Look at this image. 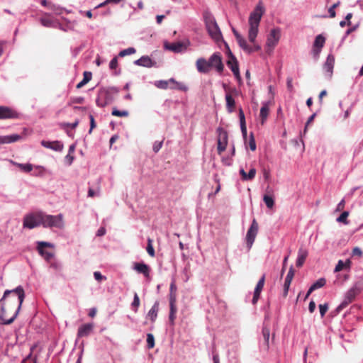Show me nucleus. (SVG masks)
<instances>
[{"label":"nucleus","instance_id":"55","mask_svg":"<svg viewBox=\"0 0 363 363\" xmlns=\"http://www.w3.org/2000/svg\"><path fill=\"white\" fill-rule=\"evenodd\" d=\"M316 114L315 113H313L312 114L308 119L307 122H306V126H305V129H304V131H303V133L306 134V131H307V127L308 125L314 120Z\"/></svg>","mask_w":363,"mask_h":363},{"label":"nucleus","instance_id":"28","mask_svg":"<svg viewBox=\"0 0 363 363\" xmlns=\"http://www.w3.org/2000/svg\"><path fill=\"white\" fill-rule=\"evenodd\" d=\"M262 333L264 339V349L268 350L269 347L270 329L267 326H264Z\"/></svg>","mask_w":363,"mask_h":363},{"label":"nucleus","instance_id":"7","mask_svg":"<svg viewBox=\"0 0 363 363\" xmlns=\"http://www.w3.org/2000/svg\"><path fill=\"white\" fill-rule=\"evenodd\" d=\"M259 225L255 219H253L246 235V242L248 249H250L257 235Z\"/></svg>","mask_w":363,"mask_h":363},{"label":"nucleus","instance_id":"23","mask_svg":"<svg viewBox=\"0 0 363 363\" xmlns=\"http://www.w3.org/2000/svg\"><path fill=\"white\" fill-rule=\"evenodd\" d=\"M160 309V303L158 301H156L152 306V307L150 308V310L148 311L147 317L150 320L152 323H155L156 320V318L157 317V313L159 312Z\"/></svg>","mask_w":363,"mask_h":363},{"label":"nucleus","instance_id":"44","mask_svg":"<svg viewBox=\"0 0 363 363\" xmlns=\"http://www.w3.org/2000/svg\"><path fill=\"white\" fill-rule=\"evenodd\" d=\"M294 269L293 268V267L291 266L290 268H289V270L288 272V274L286 277V279H285V281H288V282H291L292 281V279L294 278Z\"/></svg>","mask_w":363,"mask_h":363},{"label":"nucleus","instance_id":"56","mask_svg":"<svg viewBox=\"0 0 363 363\" xmlns=\"http://www.w3.org/2000/svg\"><path fill=\"white\" fill-rule=\"evenodd\" d=\"M239 118L240 124L245 123V114L242 108L239 109Z\"/></svg>","mask_w":363,"mask_h":363},{"label":"nucleus","instance_id":"54","mask_svg":"<svg viewBox=\"0 0 363 363\" xmlns=\"http://www.w3.org/2000/svg\"><path fill=\"white\" fill-rule=\"evenodd\" d=\"M345 267V263L343 261L340 260L335 267V272H340V271L342 270Z\"/></svg>","mask_w":363,"mask_h":363},{"label":"nucleus","instance_id":"63","mask_svg":"<svg viewBox=\"0 0 363 363\" xmlns=\"http://www.w3.org/2000/svg\"><path fill=\"white\" fill-rule=\"evenodd\" d=\"M84 101L83 97H76L72 99V103L74 104H82Z\"/></svg>","mask_w":363,"mask_h":363},{"label":"nucleus","instance_id":"58","mask_svg":"<svg viewBox=\"0 0 363 363\" xmlns=\"http://www.w3.org/2000/svg\"><path fill=\"white\" fill-rule=\"evenodd\" d=\"M292 78L291 77H288L287 78V89H289V91L292 92L294 91V86H293V84H292Z\"/></svg>","mask_w":363,"mask_h":363},{"label":"nucleus","instance_id":"33","mask_svg":"<svg viewBox=\"0 0 363 363\" xmlns=\"http://www.w3.org/2000/svg\"><path fill=\"white\" fill-rule=\"evenodd\" d=\"M326 280L324 278L319 279L313 284L311 285V291H313L314 290L324 286Z\"/></svg>","mask_w":363,"mask_h":363},{"label":"nucleus","instance_id":"22","mask_svg":"<svg viewBox=\"0 0 363 363\" xmlns=\"http://www.w3.org/2000/svg\"><path fill=\"white\" fill-rule=\"evenodd\" d=\"M177 299L169 298V320L172 325H174V320L176 319V313L177 311Z\"/></svg>","mask_w":363,"mask_h":363},{"label":"nucleus","instance_id":"37","mask_svg":"<svg viewBox=\"0 0 363 363\" xmlns=\"http://www.w3.org/2000/svg\"><path fill=\"white\" fill-rule=\"evenodd\" d=\"M349 216L348 211H343L341 215L337 218V221L339 223H342L345 225L349 223L347 220V217Z\"/></svg>","mask_w":363,"mask_h":363},{"label":"nucleus","instance_id":"18","mask_svg":"<svg viewBox=\"0 0 363 363\" xmlns=\"http://www.w3.org/2000/svg\"><path fill=\"white\" fill-rule=\"evenodd\" d=\"M41 145L46 147L49 148L55 151H62L63 149V145L59 142V141H46V140H42Z\"/></svg>","mask_w":363,"mask_h":363},{"label":"nucleus","instance_id":"27","mask_svg":"<svg viewBox=\"0 0 363 363\" xmlns=\"http://www.w3.org/2000/svg\"><path fill=\"white\" fill-rule=\"evenodd\" d=\"M226 108L229 113H233L235 108V101L230 93L225 94Z\"/></svg>","mask_w":363,"mask_h":363},{"label":"nucleus","instance_id":"46","mask_svg":"<svg viewBox=\"0 0 363 363\" xmlns=\"http://www.w3.org/2000/svg\"><path fill=\"white\" fill-rule=\"evenodd\" d=\"M319 310H320V313L321 317H323L325 315V313L328 311V303L320 304L319 305Z\"/></svg>","mask_w":363,"mask_h":363},{"label":"nucleus","instance_id":"12","mask_svg":"<svg viewBox=\"0 0 363 363\" xmlns=\"http://www.w3.org/2000/svg\"><path fill=\"white\" fill-rule=\"evenodd\" d=\"M20 114L14 109L0 106V120L18 118Z\"/></svg>","mask_w":363,"mask_h":363},{"label":"nucleus","instance_id":"3","mask_svg":"<svg viewBox=\"0 0 363 363\" xmlns=\"http://www.w3.org/2000/svg\"><path fill=\"white\" fill-rule=\"evenodd\" d=\"M196 69L200 73H208L212 68L221 74L224 69V65L222 61V56L220 52L213 53L208 60L204 58H199L196 62Z\"/></svg>","mask_w":363,"mask_h":363},{"label":"nucleus","instance_id":"49","mask_svg":"<svg viewBox=\"0 0 363 363\" xmlns=\"http://www.w3.org/2000/svg\"><path fill=\"white\" fill-rule=\"evenodd\" d=\"M118 67V59L116 57H113L109 64V67L111 69H115Z\"/></svg>","mask_w":363,"mask_h":363},{"label":"nucleus","instance_id":"8","mask_svg":"<svg viewBox=\"0 0 363 363\" xmlns=\"http://www.w3.org/2000/svg\"><path fill=\"white\" fill-rule=\"evenodd\" d=\"M217 132L218 133L217 150L218 153L220 155L226 149L228 144V133L222 128H218L217 129Z\"/></svg>","mask_w":363,"mask_h":363},{"label":"nucleus","instance_id":"17","mask_svg":"<svg viewBox=\"0 0 363 363\" xmlns=\"http://www.w3.org/2000/svg\"><path fill=\"white\" fill-rule=\"evenodd\" d=\"M134 63L136 65L148 68L155 67L156 65V62L152 61V59L148 56H142L140 59L135 60Z\"/></svg>","mask_w":363,"mask_h":363},{"label":"nucleus","instance_id":"62","mask_svg":"<svg viewBox=\"0 0 363 363\" xmlns=\"http://www.w3.org/2000/svg\"><path fill=\"white\" fill-rule=\"evenodd\" d=\"M352 255H357V256H362V252L360 248L359 247H354L352 250Z\"/></svg>","mask_w":363,"mask_h":363},{"label":"nucleus","instance_id":"31","mask_svg":"<svg viewBox=\"0 0 363 363\" xmlns=\"http://www.w3.org/2000/svg\"><path fill=\"white\" fill-rule=\"evenodd\" d=\"M237 42L240 47L245 50V52L250 53L252 52V48L251 46L248 45L246 40L242 38V36L237 40Z\"/></svg>","mask_w":363,"mask_h":363},{"label":"nucleus","instance_id":"13","mask_svg":"<svg viewBox=\"0 0 363 363\" xmlns=\"http://www.w3.org/2000/svg\"><path fill=\"white\" fill-rule=\"evenodd\" d=\"M227 65L232 70L235 78L238 81H240L241 79V77L240 74L238 62L235 57L234 55H233V54L230 52L229 53V59L227 61Z\"/></svg>","mask_w":363,"mask_h":363},{"label":"nucleus","instance_id":"57","mask_svg":"<svg viewBox=\"0 0 363 363\" xmlns=\"http://www.w3.org/2000/svg\"><path fill=\"white\" fill-rule=\"evenodd\" d=\"M157 87L160 89H167L168 87V82L167 81H160L157 84Z\"/></svg>","mask_w":363,"mask_h":363},{"label":"nucleus","instance_id":"42","mask_svg":"<svg viewBox=\"0 0 363 363\" xmlns=\"http://www.w3.org/2000/svg\"><path fill=\"white\" fill-rule=\"evenodd\" d=\"M147 344L149 349H152L155 347V337L151 333L147 335Z\"/></svg>","mask_w":363,"mask_h":363},{"label":"nucleus","instance_id":"51","mask_svg":"<svg viewBox=\"0 0 363 363\" xmlns=\"http://www.w3.org/2000/svg\"><path fill=\"white\" fill-rule=\"evenodd\" d=\"M162 143H163V141H160V142H155L153 145V151L155 152H157L162 147Z\"/></svg>","mask_w":363,"mask_h":363},{"label":"nucleus","instance_id":"36","mask_svg":"<svg viewBox=\"0 0 363 363\" xmlns=\"http://www.w3.org/2000/svg\"><path fill=\"white\" fill-rule=\"evenodd\" d=\"M140 304V301L139 296L136 293H135L133 301L131 303V307L135 313L138 312V308Z\"/></svg>","mask_w":363,"mask_h":363},{"label":"nucleus","instance_id":"11","mask_svg":"<svg viewBox=\"0 0 363 363\" xmlns=\"http://www.w3.org/2000/svg\"><path fill=\"white\" fill-rule=\"evenodd\" d=\"M325 43V38L323 35L320 34L315 37L312 50L313 55L315 59L319 57L320 53L322 48L324 47Z\"/></svg>","mask_w":363,"mask_h":363},{"label":"nucleus","instance_id":"32","mask_svg":"<svg viewBox=\"0 0 363 363\" xmlns=\"http://www.w3.org/2000/svg\"><path fill=\"white\" fill-rule=\"evenodd\" d=\"M13 164L18 167L21 171L24 172H30L33 170V165L31 164H21L13 162Z\"/></svg>","mask_w":363,"mask_h":363},{"label":"nucleus","instance_id":"34","mask_svg":"<svg viewBox=\"0 0 363 363\" xmlns=\"http://www.w3.org/2000/svg\"><path fill=\"white\" fill-rule=\"evenodd\" d=\"M263 201L269 208H272L274 206V200L272 196L264 194L263 196Z\"/></svg>","mask_w":363,"mask_h":363},{"label":"nucleus","instance_id":"30","mask_svg":"<svg viewBox=\"0 0 363 363\" xmlns=\"http://www.w3.org/2000/svg\"><path fill=\"white\" fill-rule=\"evenodd\" d=\"M83 77V79L80 82H79L76 86V88L78 89L82 88L91 79L92 74L90 72L86 71L84 72Z\"/></svg>","mask_w":363,"mask_h":363},{"label":"nucleus","instance_id":"45","mask_svg":"<svg viewBox=\"0 0 363 363\" xmlns=\"http://www.w3.org/2000/svg\"><path fill=\"white\" fill-rule=\"evenodd\" d=\"M340 5V1L334 4L329 9L328 12L330 13V18H335L336 16V13L335 11V9Z\"/></svg>","mask_w":363,"mask_h":363},{"label":"nucleus","instance_id":"20","mask_svg":"<svg viewBox=\"0 0 363 363\" xmlns=\"http://www.w3.org/2000/svg\"><path fill=\"white\" fill-rule=\"evenodd\" d=\"M93 324L86 323L81 325L77 332L78 337H83L88 336L93 330Z\"/></svg>","mask_w":363,"mask_h":363},{"label":"nucleus","instance_id":"14","mask_svg":"<svg viewBox=\"0 0 363 363\" xmlns=\"http://www.w3.org/2000/svg\"><path fill=\"white\" fill-rule=\"evenodd\" d=\"M357 294V289L355 287L351 288L345 294L343 301L338 306V309L345 308L348 304L352 303Z\"/></svg>","mask_w":363,"mask_h":363},{"label":"nucleus","instance_id":"15","mask_svg":"<svg viewBox=\"0 0 363 363\" xmlns=\"http://www.w3.org/2000/svg\"><path fill=\"white\" fill-rule=\"evenodd\" d=\"M335 56L332 54H329L327 57L325 62L323 65V69L329 77H331L333 74Z\"/></svg>","mask_w":363,"mask_h":363},{"label":"nucleus","instance_id":"50","mask_svg":"<svg viewBox=\"0 0 363 363\" xmlns=\"http://www.w3.org/2000/svg\"><path fill=\"white\" fill-rule=\"evenodd\" d=\"M94 277L95 279L97 280L98 281L106 279V277L103 276L99 272H95L94 273Z\"/></svg>","mask_w":363,"mask_h":363},{"label":"nucleus","instance_id":"21","mask_svg":"<svg viewBox=\"0 0 363 363\" xmlns=\"http://www.w3.org/2000/svg\"><path fill=\"white\" fill-rule=\"evenodd\" d=\"M308 250L303 248V247H300L299 250H298V257H297V259H296V265L297 267H301L307 257H308Z\"/></svg>","mask_w":363,"mask_h":363},{"label":"nucleus","instance_id":"60","mask_svg":"<svg viewBox=\"0 0 363 363\" xmlns=\"http://www.w3.org/2000/svg\"><path fill=\"white\" fill-rule=\"evenodd\" d=\"M79 124V121L77 120L74 123H65L63 124V126L64 127H69V128H71L72 129H74Z\"/></svg>","mask_w":363,"mask_h":363},{"label":"nucleus","instance_id":"29","mask_svg":"<svg viewBox=\"0 0 363 363\" xmlns=\"http://www.w3.org/2000/svg\"><path fill=\"white\" fill-rule=\"evenodd\" d=\"M269 113V108L267 103H264L260 109V118H261V123L264 124L265 121L267 120L268 115Z\"/></svg>","mask_w":363,"mask_h":363},{"label":"nucleus","instance_id":"25","mask_svg":"<svg viewBox=\"0 0 363 363\" xmlns=\"http://www.w3.org/2000/svg\"><path fill=\"white\" fill-rule=\"evenodd\" d=\"M21 136L18 134H13L6 136H0V144L11 143L19 140Z\"/></svg>","mask_w":363,"mask_h":363},{"label":"nucleus","instance_id":"59","mask_svg":"<svg viewBox=\"0 0 363 363\" xmlns=\"http://www.w3.org/2000/svg\"><path fill=\"white\" fill-rule=\"evenodd\" d=\"M345 199H342L341 201L337 204L336 211H341L345 208Z\"/></svg>","mask_w":363,"mask_h":363},{"label":"nucleus","instance_id":"2","mask_svg":"<svg viewBox=\"0 0 363 363\" xmlns=\"http://www.w3.org/2000/svg\"><path fill=\"white\" fill-rule=\"evenodd\" d=\"M265 13V8L262 1H259L256 5L255 9L250 13L248 20L249 30L248 39L250 42L253 43L252 52L258 51L261 49L260 46L255 44V39L258 34L259 26L262 16Z\"/></svg>","mask_w":363,"mask_h":363},{"label":"nucleus","instance_id":"47","mask_svg":"<svg viewBox=\"0 0 363 363\" xmlns=\"http://www.w3.org/2000/svg\"><path fill=\"white\" fill-rule=\"evenodd\" d=\"M249 147L252 151H255L256 150V143L252 133L250 134Z\"/></svg>","mask_w":363,"mask_h":363},{"label":"nucleus","instance_id":"41","mask_svg":"<svg viewBox=\"0 0 363 363\" xmlns=\"http://www.w3.org/2000/svg\"><path fill=\"white\" fill-rule=\"evenodd\" d=\"M41 24L45 27H52L53 21L49 17H43L40 18Z\"/></svg>","mask_w":363,"mask_h":363},{"label":"nucleus","instance_id":"48","mask_svg":"<svg viewBox=\"0 0 363 363\" xmlns=\"http://www.w3.org/2000/svg\"><path fill=\"white\" fill-rule=\"evenodd\" d=\"M291 285V282L285 281L284 284V291H283V296L286 297L288 295L289 289Z\"/></svg>","mask_w":363,"mask_h":363},{"label":"nucleus","instance_id":"64","mask_svg":"<svg viewBox=\"0 0 363 363\" xmlns=\"http://www.w3.org/2000/svg\"><path fill=\"white\" fill-rule=\"evenodd\" d=\"M315 309V303L313 301H311L308 306V310L310 313H313Z\"/></svg>","mask_w":363,"mask_h":363},{"label":"nucleus","instance_id":"19","mask_svg":"<svg viewBox=\"0 0 363 363\" xmlns=\"http://www.w3.org/2000/svg\"><path fill=\"white\" fill-rule=\"evenodd\" d=\"M133 269L140 274H143L145 277L150 276V267L145 263L136 262L134 264Z\"/></svg>","mask_w":363,"mask_h":363},{"label":"nucleus","instance_id":"6","mask_svg":"<svg viewBox=\"0 0 363 363\" xmlns=\"http://www.w3.org/2000/svg\"><path fill=\"white\" fill-rule=\"evenodd\" d=\"M40 225V212L28 214L23 218V228L33 229Z\"/></svg>","mask_w":363,"mask_h":363},{"label":"nucleus","instance_id":"53","mask_svg":"<svg viewBox=\"0 0 363 363\" xmlns=\"http://www.w3.org/2000/svg\"><path fill=\"white\" fill-rule=\"evenodd\" d=\"M49 9L54 11L57 14H60L62 12V9L59 6H56L52 4H49Z\"/></svg>","mask_w":363,"mask_h":363},{"label":"nucleus","instance_id":"1","mask_svg":"<svg viewBox=\"0 0 363 363\" xmlns=\"http://www.w3.org/2000/svg\"><path fill=\"white\" fill-rule=\"evenodd\" d=\"M25 298L24 290L18 286L13 290H6L0 300V319L4 324L9 325L13 322L21 307Z\"/></svg>","mask_w":363,"mask_h":363},{"label":"nucleus","instance_id":"4","mask_svg":"<svg viewBox=\"0 0 363 363\" xmlns=\"http://www.w3.org/2000/svg\"><path fill=\"white\" fill-rule=\"evenodd\" d=\"M206 29L210 36L216 42L222 39V34L215 18L210 14L204 16Z\"/></svg>","mask_w":363,"mask_h":363},{"label":"nucleus","instance_id":"26","mask_svg":"<svg viewBox=\"0 0 363 363\" xmlns=\"http://www.w3.org/2000/svg\"><path fill=\"white\" fill-rule=\"evenodd\" d=\"M240 174L242 177V179L244 181H250L252 180L256 174V169L255 168H251L249 172L247 174L243 169H240Z\"/></svg>","mask_w":363,"mask_h":363},{"label":"nucleus","instance_id":"24","mask_svg":"<svg viewBox=\"0 0 363 363\" xmlns=\"http://www.w3.org/2000/svg\"><path fill=\"white\" fill-rule=\"evenodd\" d=\"M164 47L166 49L174 52H180L184 48V45L181 42H177L173 43H165Z\"/></svg>","mask_w":363,"mask_h":363},{"label":"nucleus","instance_id":"52","mask_svg":"<svg viewBox=\"0 0 363 363\" xmlns=\"http://www.w3.org/2000/svg\"><path fill=\"white\" fill-rule=\"evenodd\" d=\"M89 119H90V129L89 130V133H91L92 130L96 127V123L94 116L90 114L89 115Z\"/></svg>","mask_w":363,"mask_h":363},{"label":"nucleus","instance_id":"43","mask_svg":"<svg viewBox=\"0 0 363 363\" xmlns=\"http://www.w3.org/2000/svg\"><path fill=\"white\" fill-rule=\"evenodd\" d=\"M169 82L175 84H176L175 87L179 90L184 91H186L187 90V87L184 84L177 82L172 78L170 79Z\"/></svg>","mask_w":363,"mask_h":363},{"label":"nucleus","instance_id":"16","mask_svg":"<svg viewBox=\"0 0 363 363\" xmlns=\"http://www.w3.org/2000/svg\"><path fill=\"white\" fill-rule=\"evenodd\" d=\"M264 281H265V275L264 274L260 278L259 281L257 282V286L255 289L254 295H253V298L252 300V302L253 304H256L257 302L258 301V300L259 298L260 293H261V291L264 287Z\"/></svg>","mask_w":363,"mask_h":363},{"label":"nucleus","instance_id":"38","mask_svg":"<svg viewBox=\"0 0 363 363\" xmlns=\"http://www.w3.org/2000/svg\"><path fill=\"white\" fill-rule=\"evenodd\" d=\"M177 286L174 282H172L169 287V298L177 299Z\"/></svg>","mask_w":363,"mask_h":363},{"label":"nucleus","instance_id":"5","mask_svg":"<svg viewBox=\"0 0 363 363\" xmlns=\"http://www.w3.org/2000/svg\"><path fill=\"white\" fill-rule=\"evenodd\" d=\"M41 225L45 228H59L63 227V216L62 214L57 216L46 215L40 212Z\"/></svg>","mask_w":363,"mask_h":363},{"label":"nucleus","instance_id":"39","mask_svg":"<svg viewBox=\"0 0 363 363\" xmlns=\"http://www.w3.org/2000/svg\"><path fill=\"white\" fill-rule=\"evenodd\" d=\"M135 52H136V50H135V48H128L127 49L121 50L119 52L118 56L123 57H125L126 55H130L134 54Z\"/></svg>","mask_w":363,"mask_h":363},{"label":"nucleus","instance_id":"61","mask_svg":"<svg viewBox=\"0 0 363 363\" xmlns=\"http://www.w3.org/2000/svg\"><path fill=\"white\" fill-rule=\"evenodd\" d=\"M23 363H36V359L35 358H33L31 355H29L23 361Z\"/></svg>","mask_w":363,"mask_h":363},{"label":"nucleus","instance_id":"10","mask_svg":"<svg viewBox=\"0 0 363 363\" xmlns=\"http://www.w3.org/2000/svg\"><path fill=\"white\" fill-rule=\"evenodd\" d=\"M281 36L280 29L274 28L271 30L267 40V46L269 49L273 50L277 45Z\"/></svg>","mask_w":363,"mask_h":363},{"label":"nucleus","instance_id":"40","mask_svg":"<svg viewBox=\"0 0 363 363\" xmlns=\"http://www.w3.org/2000/svg\"><path fill=\"white\" fill-rule=\"evenodd\" d=\"M147 252L151 257H155V250L152 246V240L151 238L147 239Z\"/></svg>","mask_w":363,"mask_h":363},{"label":"nucleus","instance_id":"9","mask_svg":"<svg viewBox=\"0 0 363 363\" xmlns=\"http://www.w3.org/2000/svg\"><path fill=\"white\" fill-rule=\"evenodd\" d=\"M45 247H53V245L44 241L37 242V250L39 254L43 257L45 259L49 261L53 257L54 255L52 252L45 250Z\"/></svg>","mask_w":363,"mask_h":363},{"label":"nucleus","instance_id":"35","mask_svg":"<svg viewBox=\"0 0 363 363\" xmlns=\"http://www.w3.org/2000/svg\"><path fill=\"white\" fill-rule=\"evenodd\" d=\"M111 114L114 116H118V117H127V116H128L129 113L128 111H125V110L119 111L117 108H113Z\"/></svg>","mask_w":363,"mask_h":363}]
</instances>
